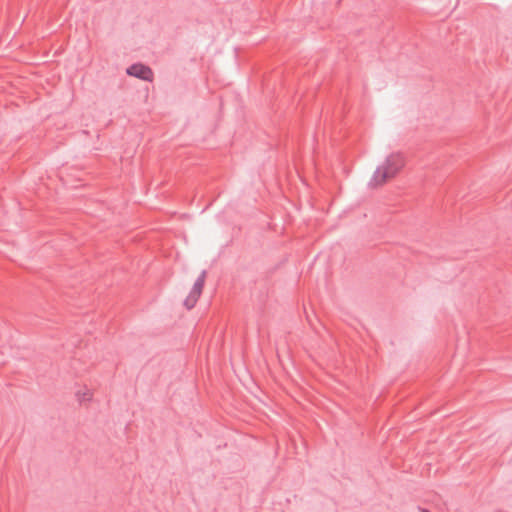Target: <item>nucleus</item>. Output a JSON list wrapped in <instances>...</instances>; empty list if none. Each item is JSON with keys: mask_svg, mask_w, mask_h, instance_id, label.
<instances>
[{"mask_svg": "<svg viewBox=\"0 0 512 512\" xmlns=\"http://www.w3.org/2000/svg\"><path fill=\"white\" fill-rule=\"evenodd\" d=\"M94 392L88 386H80L75 391V398L80 404H87L93 400Z\"/></svg>", "mask_w": 512, "mask_h": 512, "instance_id": "obj_4", "label": "nucleus"}, {"mask_svg": "<svg viewBox=\"0 0 512 512\" xmlns=\"http://www.w3.org/2000/svg\"><path fill=\"white\" fill-rule=\"evenodd\" d=\"M204 281H205V273L201 272L199 274V276L197 277V279L195 280L189 294L187 295V297L184 300V306L187 309H192L196 305L200 295L202 294Z\"/></svg>", "mask_w": 512, "mask_h": 512, "instance_id": "obj_2", "label": "nucleus"}, {"mask_svg": "<svg viewBox=\"0 0 512 512\" xmlns=\"http://www.w3.org/2000/svg\"><path fill=\"white\" fill-rule=\"evenodd\" d=\"M405 156L400 152L387 154L373 174V184L382 185L394 178L405 166Z\"/></svg>", "mask_w": 512, "mask_h": 512, "instance_id": "obj_1", "label": "nucleus"}, {"mask_svg": "<svg viewBox=\"0 0 512 512\" xmlns=\"http://www.w3.org/2000/svg\"><path fill=\"white\" fill-rule=\"evenodd\" d=\"M127 74L145 81L153 80L152 70L143 64H134L127 68Z\"/></svg>", "mask_w": 512, "mask_h": 512, "instance_id": "obj_3", "label": "nucleus"}]
</instances>
